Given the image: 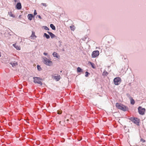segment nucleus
<instances>
[{"mask_svg": "<svg viewBox=\"0 0 146 146\" xmlns=\"http://www.w3.org/2000/svg\"><path fill=\"white\" fill-rule=\"evenodd\" d=\"M131 103L132 104H135V101L133 99H131L130 101Z\"/></svg>", "mask_w": 146, "mask_h": 146, "instance_id": "22", "label": "nucleus"}, {"mask_svg": "<svg viewBox=\"0 0 146 146\" xmlns=\"http://www.w3.org/2000/svg\"><path fill=\"white\" fill-rule=\"evenodd\" d=\"M47 33L50 35L51 37L52 38H53L56 37V36L54 34H53L52 33L49 31H48Z\"/></svg>", "mask_w": 146, "mask_h": 146, "instance_id": "12", "label": "nucleus"}, {"mask_svg": "<svg viewBox=\"0 0 146 146\" xmlns=\"http://www.w3.org/2000/svg\"><path fill=\"white\" fill-rule=\"evenodd\" d=\"M108 73L106 71H104L103 73V75L105 76H107L108 75Z\"/></svg>", "mask_w": 146, "mask_h": 146, "instance_id": "21", "label": "nucleus"}, {"mask_svg": "<svg viewBox=\"0 0 146 146\" xmlns=\"http://www.w3.org/2000/svg\"><path fill=\"white\" fill-rule=\"evenodd\" d=\"M61 121H60L59 122V123L60 124V123H61Z\"/></svg>", "mask_w": 146, "mask_h": 146, "instance_id": "35", "label": "nucleus"}, {"mask_svg": "<svg viewBox=\"0 0 146 146\" xmlns=\"http://www.w3.org/2000/svg\"><path fill=\"white\" fill-rule=\"evenodd\" d=\"M44 29L46 30H49V29H48V28L46 26L44 27Z\"/></svg>", "mask_w": 146, "mask_h": 146, "instance_id": "26", "label": "nucleus"}, {"mask_svg": "<svg viewBox=\"0 0 146 146\" xmlns=\"http://www.w3.org/2000/svg\"><path fill=\"white\" fill-rule=\"evenodd\" d=\"M138 110L139 114L141 115H143L145 112V108H142L140 106L138 108Z\"/></svg>", "mask_w": 146, "mask_h": 146, "instance_id": "6", "label": "nucleus"}, {"mask_svg": "<svg viewBox=\"0 0 146 146\" xmlns=\"http://www.w3.org/2000/svg\"><path fill=\"white\" fill-rule=\"evenodd\" d=\"M130 120L136 124L137 125H139V120L137 118H134L131 117L130 118Z\"/></svg>", "mask_w": 146, "mask_h": 146, "instance_id": "4", "label": "nucleus"}, {"mask_svg": "<svg viewBox=\"0 0 146 146\" xmlns=\"http://www.w3.org/2000/svg\"><path fill=\"white\" fill-rule=\"evenodd\" d=\"M113 82L115 85H118L121 82V79L119 77L115 78L114 79Z\"/></svg>", "mask_w": 146, "mask_h": 146, "instance_id": "5", "label": "nucleus"}, {"mask_svg": "<svg viewBox=\"0 0 146 146\" xmlns=\"http://www.w3.org/2000/svg\"><path fill=\"white\" fill-rule=\"evenodd\" d=\"M115 106L117 108L123 111H126L127 109V108L125 106L121 104L116 103Z\"/></svg>", "mask_w": 146, "mask_h": 146, "instance_id": "1", "label": "nucleus"}, {"mask_svg": "<svg viewBox=\"0 0 146 146\" xmlns=\"http://www.w3.org/2000/svg\"><path fill=\"white\" fill-rule=\"evenodd\" d=\"M82 69L79 67H78L77 68V71L78 72H81Z\"/></svg>", "mask_w": 146, "mask_h": 146, "instance_id": "23", "label": "nucleus"}, {"mask_svg": "<svg viewBox=\"0 0 146 146\" xmlns=\"http://www.w3.org/2000/svg\"><path fill=\"white\" fill-rule=\"evenodd\" d=\"M16 7L18 9H20L21 8V5L20 3H18L16 5Z\"/></svg>", "mask_w": 146, "mask_h": 146, "instance_id": "10", "label": "nucleus"}, {"mask_svg": "<svg viewBox=\"0 0 146 146\" xmlns=\"http://www.w3.org/2000/svg\"><path fill=\"white\" fill-rule=\"evenodd\" d=\"M28 19L30 20H31L32 19V18L33 17V15L32 14H29L28 15Z\"/></svg>", "mask_w": 146, "mask_h": 146, "instance_id": "13", "label": "nucleus"}, {"mask_svg": "<svg viewBox=\"0 0 146 146\" xmlns=\"http://www.w3.org/2000/svg\"><path fill=\"white\" fill-rule=\"evenodd\" d=\"M43 54L45 55H46L47 54V53H45V52H44L43 53Z\"/></svg>", "mask_w": 146, "mask_h": 146, "instance_id": "31", "label": "nucleus"}, {"mask_svg": "<svg viewBox=\"0 0 146 146\" xmlns=\"http://www.w3.org/2000/svg\"><path fill=\"white\" fill-rule=\"evenodd\" d=\"M44 36L46 37V38L48 39L50 38V36L48 35L46 33H44Z\"/></svg>", "mask_w": 146, "mask_h": 146, "instance_id": "19", "label": "nucleus"}, {"mask_svg": "<svg viewBox=\"0 0 146 146\" xmlns=\"http://www.w3.org/2000/svg\"><path fill=\"white\" fill-rule=\"evenodd\" d=\"M32 34L30 36L31 38V39H34V38H36V36L35 35V32L33 31H32Z\"/></svg>", "mask_w": 146, "mask_h": 146, "instance_id": "8", "label": "nucleus"}, {"mask_svg": "<svg viewBox=\"0 0 146 146\" xmlns=\"http://www.w3.org/2000/svg\"><path fill=\"white\" fill-rule=\"evenodd\" d=\"M44 63L46 65L50 66L52 65V62L46 58L45 57L44 58Z\"/></svg>", "mask_w": 146, "mask_h": 146, "instance_id": "3", "label": "nucleus"}, {"mask_svg": "<svg viewBox=\"0 0 146 146\" xmlns=\"http://www.w3.org/2000/svg\"><path fill=\"white\" fill-rule=\"evenodd\" d=\"M85 76L86 77H87L89 74V73L87 72H85Z\"/></svg>", "mask_w": 146, "mask_h": 146, "instance_id": "25", "label": "nucleus"}, {"mask_svg": "<svg viewBox=\"0 0 146 146\" xmlns=\"http://www.w3.org/2000/svg\"><path fill=\"white\" fill-rule=\"evenodd\" d=\"M37 14V13L36 11V10H35L34 13V15H35Z\"/></svg>", "mask_w": 146, "mask_h": 146, "instance_id": "28", "label": "nucleus"}, {"mask_svg": "<svg viewBox=\"0 0 146 146\" xmlns=\"http://www.w3.org/2000/svg\"><path fill=\"white\" fill-rule=\"evenodd\" d=\"M12 65V66L13 67H15L17 66L18 65V63L17 62H15L12 64H11Z\"/></svg>", "mask_w": 146, "mask_h": 146, "instance_id": "15", "label": "nucleus"}, {"mask_svg": "<svg viewBox=\"0 0 146 146\" xmlns=\"http://www.w3.org/2000/svg\"><path fill=\"white\" fill-rule=\"evenodd\" d=\"M37 68L38 70H41V68L40 67V66L38 65L37 66Z\"/></svg>", "mask_w": 146, "mask_h": 146, "instance_id": "24", "label": "nucleus"}, {"mask_svg": "<svg viewBox=\"0 0 146 146\" xmlns=\"http://www.w3.org/2000/svg\"><path fill=\"white\" fill-rule=\"evenodd\" d=\"M60 78V75H57L56 76H54V79H55L56 81H58L59 80Z\"/></svg>", "mask_w": 146, "mask_h": 146, "instance_id": "14", "label": "nucleus"}, {"mask_svg": "<svg viewBox=\"0 0 146 146\" xmlns=\"http://www.w3.org/2000/svg\"><path fill=\"white\" fill-rule=\"evenodd\" d=\"M50 27L53 30H55L56 29L55 27L53 24H51L50 25Z\"/></svg>", "mask_w": 146, "mask_h": 146, "instance_id": "16", "label": "nucleus"}, {"mask_svg": "<svg viewBox=\"0 0 146 146\" xmlns=\"http://www.w3.org/2000/svg\"><path fill=\"white\" fill-rule=\"evenodd\" d=\"M143 143L145 142V140H144L143 138H141L140 140Z\"/></svg>", "mask_w": 146, "mask_h": 146, "instance_id": "27", "label": "nucleus"}, {"mask_svg": "<svg viewBox=\"0 0 146 146\" xmlns=\"http://www.w3.org/2000/svg\"><path fill=\"white\" fill-rule=\"evenodd\" d=\"M52 55L54 57L57 58H59L60 57L58 55L57 53L56 52H54L52 54Z\"/></svg>", "mask_w": 146, "mask_h": 146, "instance_id": "11", "label": "nucleus"}, {"mask_svg": "<svg viewBox=\"0 0 146 146\" xmlns=\"http://www.w3.org/2000/svg\"><path fill=\"white\" fill-rule=\"evenodd\" d=\"M58 114H61L62 113V111H59L58 112Z\"/></svg>", "mask_w": 146, "mask_h": 146, "instance_id": "30", "label": "nucleus"}, {"mask_svg": "<svg viewBox=\"0 0 146 146\" xmlns=\"http://www.w3.org/2000/svg\"><path fill=\"white\" fill-rule=\"evenodd\" d=\"M14 1L15 2H16L17 1V0H14Z\"/></svg>", "mask_w": 146, "mask_h": 146, "instance_id": "33", "label": "nucleus"}, {"mask_svg": "<svg viewBox=\"0 0 146 146\" xmlns=\"http://www.w3.org/2000/svg\"><path fill=\"white\" fill-rule=\"evenodd\" d=\"M1 56V52H0V57Z\"/></svg>", "mask_w": 146, "mask_h": 146, "instance_id": "34", "label": "nucleus"}, {"mask_svg": "<svg viewBox=\"0 0 146 146\" xmlns=\"http://www.w3.org/2000/svg\"><path fill=\"white\" fill-rule=\"evenodd\" d=\"M88 63H89L90 64V65H91L92 68H95V66H94L95 65L94 63L92 62H89Z\"/></svg>", "mask_w": 146, "mask_h": 146, "instance_id": "17", "label": "nucleus"}, {"mask_svg": "<svg viewBox=\"0 0 146 146\" xmlns=\"http://www.w3.org/2000/svg\"><path fill=\"white\" fill-rule=\"evenodd\" d=\"M70 28L72 31H74L75 30V27L73 25L70 26Z\"/></svg>", "mask_w": 146, "mask_h": 146, "instance_id": "20", "label": "nucleus"}, {"mask_svg": "<svg viewBox=\"0 0 146 146\" xmlns=\"http://www.w3.org/2000/svg\"><path fill=\"white\" fill-rule=\"evenodd\" d=\"M34 82L35 83H37L41 86L42 85V79L38 77H34L33 78Z\"/></svg>", "mask_w": 146, "mask_h": 146, "instance_id": "2", "label": "nucleus"}, {"mask_svg": "<svg viewBox=\"0 0 146 146\" xmlns=\"http://www.w3.org/2000/svg\"><path fill=\"white\" fill-rule=\"evenodd\" d=\"M13 45L17 50H19L21 49L20 47L17 45L16 44H13Z\"/></svg>", "mask_w": 146, "mask_h": 146, "instance_id": "9", "label": "nucleus"}, {"mask_svg": "<svg viewBox=\"0 0 146 146\" xmlns=\"http://www.w3.org/2000/svg\"><path fill=\"white\" fill-rule=\"evenodd\" d=\"M38 17L40 19H41V16H40V15H38Z\"/></svg>", "mask_w": 146, "mask_h": 146, "instance_id": "32", "label": "nucleus"}, {"mask_svg": "<svg viewBox=\"0 0 146 146\" xmlns=\"http://www.w3.org/2000/svg\"><path fill=\"white\" fill-rule=\"evenodd\" d=\"M8 14L9 15V16L11 17H13V18L15 17V16L14 15H13L12 13V12H9Z\"/></svg>", "mask_w": 146, "mask_h": 146, "instance_id": "18", "label": "nucleus"}, {"mask_svg": "<svg viewBox=\"0 0 146 146\" xmlns=\"http://www.w3.org/2000/svg\"><path fill=\"white\" fill-rule=\"evenodd\" d=\"M42 5H43V6H44L45 7H46V3H41Z\"/></svg>", "mask_w": 146, "mask_h": 146, "instance_id": "29", "label": "nucleus"}, {"mask_svg": "<svg viewBox=\"0 0 146 146\" xmlns=\"http://www.w3.org/2000/svg\"><path fill=\"white\" fill-rule=\"evenodd\" d=\"M99 54V51L98 50H95L92 52V58H96L97 57Z\"/></svg>", "mask_w": 146, "mask_h": 146, "instance_id": "7", "label": "nucleus"}, {"mask_svg": "<svg viewBox=\"0 0 146 146\" xmlns=\"http://www.w3.org/2000/svg\"><path fill=\"white\" fill-rule=\"evenodd\" d=\"M67 121H69V119H67Z\"/></svg>", "mask_w": 146, "mask_h": 146, "instance_id": "36", "label": "nucleus"}]
</instances>
